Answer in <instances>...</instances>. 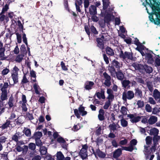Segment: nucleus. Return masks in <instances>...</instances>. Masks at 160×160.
Here are the masks:
<instances>
[{
    "instance_id": "1",
    "label": "nucleus",
    "mask_w": 160,
    "mask_h": 160,
    "mask_svg": "<svg viewBox=\"0 0 160 160\" xmlns=\"http://www.w3.org/2000/svg\"><path fill=\"white\" fill-rule=\"evenodd\" d=\"M142 4L146 7L147 12L149 15L150 20L156 25H160V5L156 1H145Z\"/></svg>"
},
{
    "instance_id": "2",
    "label": "nucleus",
    "mask_w": 160,
    "mask_h": 160,
    "mask_svg": "<svg viewBox=\"0 0 160 160\" xmlns=\"http://www.w3.org/2000/svg\"><path fill=\"white\" fill-rule=\"evenodd\" d=\"M113 10V9L112 8L109 10H108L107 11L103 9L101 11V14L102 16L104 17V20H102L99 22V24L101 27L104 28L105 26V22L108 23L111 19L113 18L114 16L112 15L111 13Z\"/></svg>"
},
{
    "instance_id": "3",
    "label": "nucleus",
    "mask_w": 160,
    "mask_h": 160,
    "mask_svg": "<svg viewBox=\"0 0 160 160\" xmlns=\"http://www.w3.org/2000/svg\"><path fill=\"white\" fill-rule=\"evenodd\" d=\"M134 97V93L132 91L129 90L127 92H124L122 93V99L125 102H126L127 99L131 100Z\"/></svg>"
},
{
    "instance_id": "4",
    "label": "nucleus",
    "mask_w": 160,
    "mask_h": 160,
    "mask_svg": "<svg viewBox=\"0 0 160 160\" xmlns=\"http://www.w3.org/2000/svg\"><path fill=\"white\" fill-rule=\"evenodd\" d=\"M154 146H152L151 148V150H148V147H147L146 146H144V152L145 155L146 159H148L149 155L151 154L152 152V153L155 152L156 148L155 146L156 145H155L154 144Z\"/></svg>"
},
{
    "instance_id": "5",
    "label": "nucleus",
    "mask_w": 160,
    "mask_h": 160,
    "mask_svg": "<svg viewBox=\"0 0 160 160\" xmlns=\"http://www.w3.org/2000/svg\"><path fill=\"white\" fill-rule=\"evenodd\" d=\"M88 146L87 145H83L82 149L79 152V155L83 159H86L88 157L87 149Z\"/></svg>"
},
{
    "instance_id": "6",
    "label": "nucleus",
    "mask_w": 160,
    "mask_h": 160,
    "mask_svg": "<svg viewBox=\"0 0 160 160\" xmlns=\"http://www.w3.org/2000/svg\"><path fill=\"white\" fill-rule=\"evenodd\" d=\"M128 117L130 119V121L133 123H136L140 121L141 117L136 114H130L128 115Z\"/></svg>"
},
{
    "instance_id": "7",
    "label": "nucleus",
    "mask_w": 160,
    "mask_h": 160,
    "mask_svg": "<svg viewBox=\"0 0 160 160\" xmlns=\"http://www.w3.org/2000/svg\"><path fill=\"white\" fill-rule=\"evenodd\" d=\"M119 56L121 58L123 59H128L131 60L132 58V54L127 52H125L123 53V52L121 51L120 53Z\"/></svg>"
},
{
    "instance_id": "8",
    "label": "nucleus",
    "mask_w": 160,
    "mask_h": 160,
    "mask_svg": "<svg viewBox=\"0 0 160 160\" xmlns=\"http://www.w3.org/2000/svg\"><path fill=\"white\" fill-rule=\"evenodd\" d=\"M145 59L148 64H152L154 62L153 56L151 53H146Z\"/></svg>"
},
{
    "instance_id": "9",
    "label": "nucleus",
    "mask_w": 160,
    "mask_h": 160,
    "mask_svg": "<svg viewBox=\"0 0 160 160\" xmlns=\"http://www.w3.org/2000/svg\"><path fill=\"white\" fill-rule=\"evenodd\" d=\"M94 85L93 82L90 81H87L84 84V88L87 90H90L92 89Z\"/></svg>"
},
{
    "instance_id": "10",
    "label": "nucleus",
    "mask_w": 160,
    "mask_h": 160,
    "mask_svg": "<svg viewBox=\"0 0 160 160\" xmlns=\"http://www.w3.org/2000/svg\"><path fill=\"white\" fill-rule=\"evenodd\" d=\"M103 75L105 78V81L104 82V84L107 86H109L111 85L110 76L105 72L103 73Z\"/></svg>"
},
{
    "instance_id": "11",
    "label": "nucleus",
    "mask_w": 160,
    "mask_h": 160,
    "mask_svg": "<svg viewBox=\"0 0 160 160\" xmlns=\"http://www.w3.org/2000/svg\"><path fill=\"white\" fill-rule=\"evenodd\" d=\"M107 92L108 94V96L107 98V99H108V100H109L112 102L114 98V96L113 94V91L111 89H108Z\"/></svg>"
},
{
    "instance_id": "12",
    "label": "nucleus",
    "mask_w": 160,
    "mask_h": 160,
    "mask_svg": "<svg viewBox=\"0 0 160 160\" xmlns=\"http://www.w3.org/2000/svg\"><path fill=\"white\" fill-rule=\"evenodd\" d=\"M120 128V126L118 124H115L114 123L110 124L109 126V128L111 132L112 131H114L117 130L118 129Z\"/></svg>"
},
{
    "instance_id": "13",
    "label": "nucleus",
    "mask_w": 160,
    "mask_h": 160,
    "mask_svg": "<svg viewBox=\"0 0 160 160\" xmlns=\"http://www.w3.org/2000/svg\"><path fill=\"white\" fill-rule=\"evenodd\" d=\"M89 12L91 15H95L97 14L96 7L94 5H91L89 8Z\"/></svg>"
},
{
    "instance_id": "14",
    "label": "nucleus",
    "mask_w": 160,
    "mask_h": 160,
    "mask_svg": "<svg viewBox=\"0 0 160 160\" xmlns=\"http://www.w3.org/2000/svg\"><path fill=\"white\" fill-rule=\"evenodd\" d=\"M95 95L99 99H104L105 98V97L104 95V91L102 90L101 89L100 92H97Z\"/></svg>"
},
{
    "instance_id": "15",
    "label": "nucleus",
    "mask_w": 160,
    "mask_h": 160,
    "mask_svg": "<svg viewBox=\"0 0 160 160\" xmlns=\"http://www.w3.org/2000/svg\"><path fill=\"white\" fill-rule=\"evenodd\" d=\"M152 96L156 100H158L160 98V92L155 89L153 91Z\"/></svg>"
},
{
    "instance_id": "16",
    "label": "nucleus",
    "mask_w": 160,
    "mask_h": 160,
    "mask_svg": "<svg viewBox=\"0 0 160 160\" xmlns=\"http://www.w3.org/2000/svg\"><path fill=\"white\" fill-rule=\"evenodd\" d=\"M97 41L98 44L97 46L101 49H104V45L103 43V40L100 38H97Z\"/></svg>"
},
{
    "instance_id": "17",
    "label": "nucleus",
    "mask_w": 160,
    "mask_h": 160,
    "mask_svg": "<svg viewBox=\"0 0 160 160\" xmlns=\"http://www.w3.org/2000/svg\"><path fill=\"white\" fill-rule=\"evenodd\" d=\"M57 141L61 143L62 146V147L63 148H65L66 147V142L65 140L62 137H59L57 138Z\"/></svg>"
},
{
    "instance_id": "18",
    "label": "nucleus",
    "mask_w": 160,
    "mask_h": 160,
    "mask_svg": "<svg viewBox=\"0 0 160 160\" xmlns=\"http://www.w3.org/2000/svg\"><path fill=\"white\" fill-rule=\"evenodd\" d=\"M12 122L10 121L9 120H7L5 123L3 124L2 127L1 128L2 129H4L8 127H12Z\"/></svg>"
},
{
    "instance_id": "19",
    "label": "nucleus",
    "mask_w": 160,
    "mask_h": 160,
    "mask_svg": "<svg viewBox=\"0 0 160 160\" xmlns=\"http://www.w3.org/2000/svg\"><path fill=\"white\" fill-rule=\"evenodd\" d=\"M157 118L155 116H151L148 119V123L150 124L155 123L157 121Z\"/></svg>"
},
{
    "instance_id": "20",
    "label": "nucleus",
    "mask_w": 160,
    "mask_h": 160,
    "mask_svg": "<svg viewBox=\"0 0 160 160\" xmlns=\"http://www.w3.org/2000/svg\"><path fill=\"white\" fill-rule=\"evenodd\" d=\"M116 76L117 78L120 80H122L124 78V75L121 70L116 72Z\"/></svg>"
},
{
    "instance_id": "21",
    "label": "nucleus",
    "mask_w": 160,
    "mask_h": 160,
    "mask_svg": "<svg viewBox=\"0 0 160 160\" xmlns=\"http://www.w3.org/2000/svg\"><path fill=\"white\" fill-rule=\"evenodd\" d=\"M82 4V0H75V5L76 10L79 12H81V10L80 8V6H81Z\"/></svg>"
},
{
    "instance_id": "22",
    "label": "nucleus",
    "mask_w": 160,
    "mask_h": 160,
    "mask_svg": "<svg viewBox=\"0 0 160 160\" xmlns=\"http://www.w3.org/2000/svg\"><path fill=\"white\" fill-rule=\"evenodd\" d=\"M8 86L9 85L8 82H4L3 84L1 83L0 84V88L1 91H7L6 89Z\"/></svg>"
},
{
    "instance_id": "23",
    "label": "nucleus",
    "mask_w": 160,
    "mask_h": 160,
    "mask_svg": "<svg viewBox=\"0 0 160 160\" xmlns=\"http://www.w3.org/2000/svg\"><path fill=\"white\" fill-rule=\"evenodd\" d=\"M11 77L13 81L14 84H15L18 82V74H11Z\"/></svg>"
},
{
    "instance_id": "24",
    "label": "nucleus",
    "mask_w": 160,
    "mask_h": 160,
    "mask_svg": "<svg viewBox=\"0 0 160 160\" xmlns=\"http://www.w3.org/2000/svg\"><path fill=\"white\" fill-rule=\"evenodd\" d=\"M122 154V150L121 148H118L114 152L113 157L117 158L119 157Z\"/></svg>"
},
{
    "instance_id": "25",
    "label": "nucleus",
    "mask_w": 160,
    "mask_h": 160,
    "mask_svg": "<svg viewBox=\"0 0 160 160\" xmlns=\"http://www.w3.org/2000/svg\"><path fill=\"white\" fill-rule=\"evenodd\" d=\"M21 136L22 134L20 132H18L12 136V139L13 140L17 142L18 141V139H19Z\"/></svg>"
},
{
    "instance_id": "26",
    "label": "nucleus",
    "mask_w": 160,
    "mask_h": 160,
    "mask_svg": "<svg viewBox=\"0 0 160 160\" xmlns=\"http://www.w3.org/2000/svg\"><path fill=\"white\" fill-rule=\"evenodd\" d=\"M119 118L121 117L122 118L120 120L121 126L123 127H126L128 126V122L125 119H123V117L121 115L119 116Z\"/></svg>"
},
{
    "instance_id": "27",
    "label": "nucleus",
    "mask_w": 160,
    "mask_h": 160,
    "mask_svg": "<svg viewBox=\"0 0 160 160\" xmlns=\"http://www.w3.org/2000/svg\"><path fill=\"white\" fill-rule=\"evenodd\" d=\"M33 88L36 93L37 94H39L41 92V90L37 83H35L34 84Z\"/></svg>"
},
{
    "instance_id": "28",
    "label": "nucleus",
    "mask_w": 160,
    "mask_h": 160,
    "mask_svg": "<svg viewBox=\"0 0 160 160\" xmlns=\"http://www.w3.org/2000/svg\"><path fill=\"white\" fill-rule=\"evenodd\" d=\"M8 104L9 106V108H11L13 107L15 104L14 98L13 97H10L8 100Z\"/></svg>"
},
{
    "instance_id": "29",
    "label": "nucleus",
    "mask_w": 160,
    "mask_h": 160,
    "mask_svg": "<svg viewBox=\"0 0 160 160\" xmlns=\"http://www.w3.org/2000/svg\"><path fill=\"white\" fill-rule=\"evenodd\" d=\"M99 113L98 115V118L100 121H102L104 120V112L103 110L101 109L99 112Z\"/></svg>"
},
{
    "instance_id": "30",
    "label": "nucleus",
    "mask_w": 160,
    "mask_h": 160,
    "mask_svg": "<svg viewBox=\"0 0 160 160\" xmlns=\"http://www.w3.org/2000/svg\"><path fill=\"white\" fill-rule=\"evenodd\" d=\"M1 99L2 101H4L7 99V91H2Z\"/></svg>"
},
{
    "instance_id": "31",
    "label": "nucleus",
    "mask_w": 160,
    "mask_h": 160,
    "mask_svg": "<svg viewBox=\"0 0 160 160\" xmlns=\"http://www.w3.org/2000/svg\"><path fill=\"white\" fill-rule=\"evenodd\" d=\"M142 67L144 68L145 71L148 73H150L152 71V68L151 67L148 66L147 65H145Z\"/></svg>"
},
{
    "instance_id": "32",
    "label": "nucleus",
    "mask_w": 160,
    "mask_h": 160,
    "mask_svg": "<svg viewBox=\"0 0 160 160\" xmlns=\"http://www.w3.org/2000/svg\"><path fill=\"white\" fill-rule=\"evenodd\" d=\"M103 4V9L105 10L109 5V2L108 0H102Z\"/></svg>"
},
{
    "instance_id": "33",
    "label": "nucleus",
    "mask_w": 160,
    "mask_h": 160,
    "mask_svg": "<svg viewBox=\"0 0 160 160\" xmlns=\"http://www.w3.org/2000/svg\"><path fill=\"white\" fill-rule=\"evenodd\" d=\"M79 112L82 116L86 115L87 113L86 111H84V108L81 106L79 108Z\"/></svg>"
},
{
    "instance_id": "34",
    "label": "nucleus",
    "mask_w": 160,
    "mask_h": 160,
    "mask_svg": "<svg viewBox=\"0 0 160 160\" xmlns=\"http://www.w3.org/2000/svg\"><path fill=\"white\" fill-rule=\"evenodd\" d=\"M107 53L110 56H112L114 54L113 50L109 47H107L106 49Z\"/></svg>"
},
{
    "instance_id": "35",
    "label": "nucleus",
    "mask_w": 160,
    "mask_h": 160,
    "mask_svg": "<svg viewBox=\"0 0 160 160\" xmlns=\"http://www.w3.org/2000/svg\"><path fill=\"white\" fill-rule=\"evenodd\" d=\"M158 130L155 128L151 129L150 130V133L151 135H153L154 136L157 135L158 133Z\"/></svg>"
},
{
    "instance_id": "36",
    "label": "nucleus",
    "mask_w": 160,
    "mask_h": 160,
    "mask_svg": "<svg viewBox=\"0 0 160 160\" xmlns=\"http://www.w3.org/2000/svg\"><path fill=\"white\" fill-rule=\"evenodd\" d=\"M57 158L58 160H63L64 157L62 152H59L57 153Z\"/></svg>"
},
{
    "instance_id": "37",
    "label": "nucleus",
    "mask_w": 160,
    "mask_h": 160,
    "mask_svg": "<svg viewBox=\"0 0 160 160\" xmlns=\"http://www.w3.org/2000/svg\"><path fill=\"white\" fill-rule=\"evenodd\" d=\"M11 1H8L7 2V3L8 4H6L4 7L3 8L2 11V13H4L5 12L7 11L8 9H9V5L10 2H11Z\"/></svg>"
},
{
    "instance_id": "38",
    "label": "nucleus",
    "mask_w": 160,
    "mask_h": 160,
    "mask_svg": "<svg viewBox=\"0 0 160 160\" xmlns=\"http://www.w3.org/2000/svg\"><path fill=\"white\" fill-rule=\"evenodd\" d=\"M122 148V150L129 152H132L134 149H135L133 147H132V146L131 145H130L128 147H123Z\"/></svg>"
},
{
    "instance_id": "39",
    "label": "nucleus",
    "mask_w": 160,
    "mask_h": 160,
    "mask_svg": "<svg viewBox=\"0 0 160 160\" xmlns=\"http://www.w3.org/2000/svg\"><path fill=\"white\" fill-rule=\"evenodd\" d=\"M130 82H131L129 81L125 80L122 82V84L123 87L125 88H126L128 86Z\"/></svg>"
},
{
    "instance_id": "40",
    "label": "nucleus",
    "mask_w": 160,
    "mask_h": 160,
    "mask_svg": "<svg viewBox=\"0 0 160 160\" xmlns=\"http://www.w3.org/2000/svg\"><path fill=\"white\" fill-rule=\"evenodd\" d=\"M112 64L116 68H120L121 67L120 63L117 61L113 60L112 61Z\"/></svg>"
},
{
    "instance_id": "41",
    "label": "nucleus",
    "mask_w": 160,
    "mask_h": 160,
    "mask_svg": "<svg viewBox=\"0 0 160 160\" xmlns=\"http://www.w3.org/2000/svg\"><path fill=\"white\" fill-rule=\"evenodd\" d=\"M42 136V133L41 132H38L34 133V137L35 139H40Z\"/></svg>"
},
{
    "instance_id": "42",
    "label": "nucleus",
    "mask_w": 160,
    "mask_h": 160,
    "mask_svg": "<svg viewBox=\"0 0 160 160\" xmlns=\"http://www.w3.org/2000/svg\"><path fill=\"white\" fill-rule=\"evenodd\" d=\"M40 151L42 154L45 155L47 152V149L45 147H41L40 148Z\"/></svg>"
},
{
    "instance_id": "43",
    "label": "nucleus",
    "mask_w": 160,
    "mask_h": 160,
    "mask_svg": "<svg viewBox=\"0 0 160 160\" xmlns=\"http://www.w3.org/2000/svg\"><path fill=\"white\" fill-rule=\"evenodd\" d=\"M109 71L111 75L113 77H115L116 72L114 68L113 67H111L109 69Z\"/></svg>"
},
{
    "instance_id": "44",
    "label": "nucleus",
    "mask_w": 160,
    "mask_h": 160,
    "mask_svg": "<svg viewBox=\"0 0 160 160\" xmlns=\"http://www.w3.org/2000/svg\"><path fill=\"white\" fill-rule=\"evenodd\" d=\"M128 109L124 106L121 107L120 112L123 115H126L127 114Z\"/></svg>"
},
{
    "instance_id": "45",
    "label": "nucleus",
    "mask_w": 160,
    "mask_h": 160,
    "mask_svg": "<svg viewBox=\"0 0 160 160\" xmlns=\"http://www.w3.org/2000/svg\"><path fill=\"white\" fill-rule=\"evenodd\" d=\"M112 102L109 100L107 101L103 106V108L105 109H108L111 104V102Z\"/></svg>"
},
{
    "instance_id": "46",
    "label": "nucleus",
    "mask_w": 160,
    "mask_h": 160,
    "mask_svg": "<svg viewBox=\"0 0 160 160\" xmlns=\"http://www.w3.org/2000/svg\"><path fill=\"white\" fill-rule=\"evenodd\" d=\"M96 154L99 157L103 158L105 157L106 155L103 152L100 151L97 152Z\"/></svg>"
},
{
    "instance_id": "47",
    "label": "nucleus",
    "mask_w": 160,
    "mask_h": 160,
    "mask_svg": "<svg viewBox=\"0 0 160 160\" xmlns=\"http://www.w3.org/2000/svg\"><path fill=\"white\" fill-rule=\"evenodd\" d=\"M132 66L136 70L139 69L142 67V66L140 64H138L136 63H133L132 64Z\"/></svg>"
},
{
    "instance_id": "48",
    "label": "nucleus",
    "mask_w": 160,
    "mask_h": 160,
    "mask_svg": "<svg viewBox=\"0 0 160 160\" xmlns=\"http://www.w3.org/2000/svg\"><path fill=\"white\" fill-rule=\"evenodd\" d=\"M84 7L85 8V12H86V9L88 8L90 4L89 0H83Z\"/></svg>"
},
{
    "instance_id": "49",
    "label": "nucleus",
    "mask_w": 160,
    "mask_h": 160,
    "mask_svg": "<svg viewBox=\"0 0 160 160\" xmlns=\"http://www.w3.org/2000/svg\"><path fill=\"white\" fill-rule=\"evenodd\" d=\"M23 55H19L17 56L15 58V61L17 62H21L23 59Z\"/></svg>"
},
{
    "instance_id": "50",
    "label": "nucleus",
    "mask_w": 160,
    "mask_h": 160,
    "mask_svg": "<svg viewBox=\"0 0 160 160\" xmlns=\"http://www.w3.org/2000/svg\"><path fill=\"white\" fill-rule=\"evenodd\" d=\"M96 142L97 143V144L98 145H100L102 144L103 142V139L101 137L98 138L96 140Z\"/></svg>"
},
{
    "instance_id": "51",
    "label": "nucleus",
    "mask_w": 160,
    "mask_h": 160,
    "mask_svg": "<svg viewBox=\"0 0 160 160\" xmlns=\"http://www.w3.org/2000/svg\"><path fill=\"white\" fill-rule=\"evenodd\" d=\"M10 72L9 69L7 68L4 69L2 71L1 74L3 76L7 74Z\"/></svg>"
},
{
    "instance_id": "52",
    "label": "nucleus",
    "mask_w": 160,
    "mask_h": 160,
    "mask_svg": "<svg viewBox=\"0 0 160 160\" xmlns=\"http://www.w3.org/2000/svg\"><path fill=\"white\" fill-rule=\"evenodd\" d=\"M28 147L31 150H34L36 148V145L34 143H30L28 145Z\"/></svg>"
},
{
    "instance_id": "53",
    "label": "nucleus",
    "mask_w": 160,
    "mask_h": 160,
    "mask_svg": "<svg viewBox=\"0 0 160 160\" xmlns=\"http://www.w3.org/2000/svg\"><path fill=\"white\" fill-rule=\"evenodd\" d=\"M160 139V136L157 135L155 136L153 138L154 144L157 145L158 141Z\"/></svg>"
},
{
    "instance_id": "54",
    "label": "nucleus",
    "mask_w": 160,
    "mask_h": 160,
    "mask_svg": "<svg viewBox=\"0 0 160 160\" xmlns=\"http://www.w3.org/2000/svg\"><path fill=\"white\" fill-rule=\"evenodd\" d=\"M81 128V127L80 126L79 124H77L74 126L72 130L74 132L77 131L79 130Z\"/></svg>"
},
{
    "instance_id": "55",
    "label": "nucleus",
    "mask_w": 160,
    "mask_h": 160,
    "mask_svg": "<svg viewBox=\"0 0 160 160\" xmlns=\"http://www.w3.org/2000/svg\"><path fill=\"white\" fill-rule=\"evenodd\" d=\"M25 134L28 137L30 136L31 135L30 130L29 129H24Z\"/></svg>"
},
{
    "instance_id": "56",
    "label": "nucleus",
    "mask_w": 160,
    "mask_h": 160,
    "mask_svg": "<svg viewBox=\"0 0 160 160\" xmlns=\"http://www.w3.org/2000/svg\"><path fill=\"white\" fill-rule=\"evenodd\" d=\"M137 104L138 105L139 108H141L144 106V102L143 101L138 100L137 102Z\"/></svg>"
},
{
    "instance_id": "57",
    "label": "nucleus",
    "mask_w": 160,
    "mask_h": 160,
    "mask_svg": "<svg viewBox=\"0 0 160 160\" xmlns=\"http://www.w3.org/2000/svg\"><path fill=\"white\" fill-rule=\"evenodd\" d=\"M61 65L62 68L63 70L66 71L68 70V68L65 65V63L63 61L61 62Z\"/></svg>"
},
{
    "instance_id": "58",
    "label": "nucleus",
    "mask_w": 160,
    "mask_h": 160,
    "mask_svg": "<svg viewBox=\"0 0 160 160\" xmlns=\"http://www.w3.org/2000/svg\"><path fill=\"white\" fill-rule=\"evenodd\" d=\"M4 108L3 107V104L2 102L0 101V114L4 112Z\"/></svg>"
},
{
    "instance_id": "59",
    "label": "nucleus",
    "mask_w": 160,
    "mask_h": 160,
    "mask_svg": "<svg viewBox=\"0 0 160 160\" xmlns=\"http://www.w3.org/2000/svg\"><path fill=\"white\" fill-rule=\"evenodd\" d=\"M26 118H27L29 120H31L34 119L33 116L32 114H30L29 113H28L26 115Z\"/></svg>"
},
{
    "instance_id": "60",
    "label": "nucleus",
    "mask_w": 160,
    "mask_h": 160,
    "mask_svg": "<svg viewBox=\"0 0 160 160\" xmlns=\"http://www.w3.org/2000/svg\"><path fill=\"white\" fill-rule=\"evenodd\" d=\"M28 82V79L27 78L26 75L24 74L23 78L22 80L21 83L23 84L27 83Z\"/></svg>"
},
{
    "instance_id": "61",
    "label": "nucleus",
    "mask_w": 160,
    "mask_h": 160,
    "mask_svg": "<svg viewBox=\"0 0 160 160\" xmlns=\"http://www.w3.org/2000/svg\"><path fill=\"white\" fill-rule=\"evenodd\" d=\"M152 138L149 136H148L146 138V141L147 145H149L151 143L152 141Z\"/></svg>"
},
{
    "instance_id": "62",
    "label": "nucleus",
    "mask_w": 160,
    "mask_h": 160,
    "mask_svg": "<svg viewBox=\"0 0 160 160\" xmlns=\"http://www.w3.org/2000/svg\"><path fill=\"white\" fill-rule=\"evenodd\" d=\"M19 71V69L16 66L13 68L12 73L18 74V72Z\"/></svg>"
},
{
    "instance_id": "63",
    "label": "nucleus",
    "mask_w": 160,
    "mask_h": 160,
    "mask_svg": "<svg viewBox=\"0 0 160 160\" xmlns=\"http://www.w3.org/2000/svg\"><path fill=\"white\" fill-rule=\"evenodd\" d=\"M145 109L148 112H150L152 111V108L148 104L146 105Z\"/></svg>"
},
{
    "instance_id": "64",
    "label": "nucleus",
    "mask_w": 160,
    "mask_h": 160,
    "mask_svg": "<svg viewBox=\"0 0 160 160\" xmlns=\"http://www.w3.org/2000/svg\"><path fill=\"white\" fill-rule=\"evenodd\" d=\"M148 102L149 103L152 104L154 105L156 104V102L155 101L152 97L149 98Z\"/></svg>"
}]
</instances>
